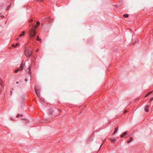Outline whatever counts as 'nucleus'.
<instances>
[{"instance_id": "1", "label": "nucleus", "mask_w": 153, "mask_h": 153, "mask_svg": "<svg viewBox=\"0 0 153 153\" xmlns=\"http://www.w3.org/2000/svg\"><path fill=\"white\" fill-rule=\"evenodd\" d=\"M35 22V21H33V19L32 18H29V23L30 22H32L31 25L29 24V27L30 26L31 27V29L30 30L29 29V38L30 37L32 39L34 37V36L36 34L35 29L36 28L37 26L39 25L40 24L39 22L37 21L36 23V25L34 24Z\"/></svg>"}, {"instance_id": "2", "label": "nucleus", "mask_w": 153, "mask_h": 153, "mask_svg": "<svg viewBox=\"0 0 153 153\" xmlns=\"http://www.w3.org/2000/svg\"><path fill=\"white\" fill-rule=\"evenodd\" d=\"M35 90L36 94H37V96H39V92L40 90L39 87H38V86H36L35 87Z\"/></svg>"}, {"instance_id": "3", "label": "nucleus", "mask_w": 153, "mask_h": 153, "mask_svg": "<svg viewBox=\"0 0 153 153\" xmlns=\"http://www.w3.org/2000/svg\"><path fill=\"white\" fill-rule=\"evenodd\" d=\"M25 54L27 57L29 56V52L28 49L27 48H26L25 51Z\"/></svg>"}, {"instance_id": "4", "label": "nucleus", "mask_w": 153, "mask_h": 153, "mask_svg": "<svg viewBox=\"0 0 153 153\" xmlns=\"http://www.w3.org/2000/svg\"><path fill=\"white\" fill-rule=\"evenodd\" d=\"M149 106V105H146L144 109L145 111L146 112H148L149 111V110L148 108Z\"/></svg>"}, {"instance_id": "5", "label": "nucleus", "mask_w": 153, "mask_h": 153, "mask_svg": "<svg viewBox=\"0 0 153 153\" xmlns=\"http://www.w3.org/2000/svg\"><path fill=\"white\" fill-rule=\"evenodd\" d=\"M127 134V132H123V133L121 135H120V137L122 138V137H123L124 136L126 135Z\"/></svg>"}, {"instance_id": "6", "label": "nucleus", "mask_w": 153, "mask_h": 153, "mask_svg": "<svg viewBox=\"0 0 153 153\" xmlns=\"http://www.w3.org/2000/svg\"><path fill=\"white\" fill-rule=\"evenodd\" d=\"M23 63H22L21 65H20L19 68V69H20V71H22L23 69Z\"/></svg>"}, {"instance_id": "7", "label": "nucleus", "mask_w": 153, "mask_h": 153, "mask_svg": "<svg viewBox=\"0 0 153 153\" xmlns=\"http://www.w3.org/2000/svg\"><path fill=\"white\" fill-rule=\"evenodd\" d=\"M118 128L117 127L115 128L114 131V133H113V134H114L117 132V131L118 130Z\"/></svg>"}, {"instance_id": "8", "label": "nucleus", "mask_w": 153, "mask_h": 153, "mask_svg": "<svg viewBox=\"0 0 153 153\" xmlns=\"http://www.w3.org/2000/svg\"><path fill=\"white\" fill-rule=\"evenodd\" d=\"M110 140L111 141L112 143H115V142L116 140L115 139H110Z\"/></svg>"}, {"instance_id": "9", "label": "nucleus", "mask_w": 153, "mask_h": 153, "mask_svg": "<svg viewBox=\"0 0 153 153\" xmlns=\"http://www.w3.org/2000/svg\"><path fill=\"white\" fill-rule=\"evenodd\" d=\"M133 139V138L132 137H131L129 138V140H128L127 141V143H129L131 142V141H132V140Z\"/></svg>"}, {"instance_id": "10", "label": "nucleus", "mask_w": 153, "mask_h": 153, "mask_svg": "<svg viewBox=\"0 0 153 153\" xmlns=\"http://www.w3.org/2000/svg\"><path fill=\"white\" fill-rule=\"evenodd\" d=\"M25 33V32L24 31H23L22 32V33L20 34L19 35V36L20 37H21V36H24V35Z\"/></svg>"}, {"instance_id": "11", "label": "nucleus", "mask_w": 153, "mask_h": 153, "mask_svg": "<svg viewBox=\"0 0 153 153\" xmlns=\"http://www.w3.org/2000/svg\"><path fill=\"white\" fill-rule=\"evenodd\" d=\"M19 45V43H17L15 45H14V44H12V47H16V46L17 45Z\"/></svg>"}, {"instance_id": "12", "label": "nucleus", "mask_w": 153, "mask_h": 153, "mask_svg": "<svg viewBox=\"0 0 153 153\" xmlns=\"http://www.w3.org/2000/svg\"><path fill=\"white\" fill-rule=\"evenodd\" d=\"M152 91L149 92L148 94H147L145 96V97H146L149 96V95L150 94H151L152 93Z\"/></svg>"}, {"instance_id": "13", "label": "nucleus", "mask_w": 153, "mask_h": 153, "mask_svg": "<svg viewBox=\"0 0 153 153\" xmlns=\"http://www.w3.org/2000/svg\"><path fill=\"white\" fill-rule=\"evenodd\" d=\"M123 17H124L125 18H128L129 16V15H128V14H124L123 15Z\"/></svg>"}, {"instance_id": "14", "label": "nucleus", "mask_w": 153, "mask_h": 153, "mask_svg": "<svg viewBox=\"0 0 153 153\" xmlns=\"http://www.w3.org/2000/svg\"><path fill=\"white\" fill-rule=\"evenodd\" d=\"M36 39V40H38L39 41H40L41 40V39L39 38V36H37Z\"/></svg>"}, {"instance_id": "15", "label": "nucleus", "mask_w": 153, "mask_h": 153, "mask_svg": "<svg viewBox=\"0 0 153 153\" xmlns=\"http://www.w3.org/2000/svg\"><path fill=\"white\" fill-rule=\"evenodd\" d=\"M19 71H20V69H17L15 70V72L17 73Z\"/></svg>"}, {"instance_id": "16", "label": "nucleus", "mask_w": 153, "mask_h": 153, "mask_svg": "<svg viewBox=\"0 0 153 153\" xmlns=\"http://www.w3.org/2000/svg\"><path fill=\"white\" fill-rule=\"evenodd\" d=\"M32 53V51L31 52L30 51V50H29V57H30V56H31V54Z\"/></svg>"}, {"instance_id": "17", "label": "nucleus", "mask_w": 153, "mask_h": 153, "mask_svg": "<svg viewBox=\"0 0 153 153\" xmlns=\"http://www.w3.org/2000/svg\"><path fill=\"white\" fill-rule=\"evenodd\" d=\"M30 66H29V75H30L31 74V70H30Z\"/></svg>"}, {"instance_id": "18", "label": "nucleus", "mask_w": 153, "mask_h": 153, "mask_svg": "<svg viewBox=\"0 0 153 153\" xmlns=\"http://www.w3.org/2000/svg\"><path fill=\"white\" fill-rule=\"evenodd\" d=\"M0 84L1 85H2V81L1 79H0Z\"/></svg>"}, {"instance_id": "19", "label": "nucleus", "mask_w": 153, "mask_h": 153, "mask_svg": "<svg viewBox=\"0 0 153 153\" xmlns=\"http://www.w3.org/2000/svg\"><path fill=\"white\" fill-rule=\"evenodd\" d=\"M22 115H20V114H18L16 115V117H18L20 116H22Z\"/></svg>"}, {"instance_id": "20", "label": "nucleus", "mask_w": 153, "mask_h": 153, "mask_svg": "<svg viewBox=\"0 0 153 153\" xmlns=\"http://www.w3.org/2000/svg\"><path fill=\"white\" fill-rule=\"evenodd\" d=\"M43 0H37V1L39 2H42Z\"/></svg>"}, {"instance_id": "21", "label": "nucleus", "mask_w": 153, "mask_h": 153, "mask_svg": "<svg viewBox=\"0 0 153 153\" xmlns=\"http://www.w3.org/2000/svg\"><path fill=\"white\" fill-rule=\"evenodd\" d=\"M10 6H8V7H7V9H6V10H9V8H10Z\"/></svg>"}, {"instance_id": "22", "label": "nucleus", "mask_w": 153, "mask_h": 153, "mask_svg": "<svg viewBox=\"0 0 153 153\" xmlns=\"http://www.w3.org/2000/svg\"><path fill=\"white\" fill-rule=\"evenodd\" d=\"M50 17H49L47 18H46L45 19H46V21H48V20L49 19H50Z\"/></svg>"}, {"instance_id": "23", "label": "nucleus", "mask_w": 153, "mask_h": 153, "mask_svg": "<svg viewBox=\"0 0 153 153\" xmlns=\"http://www.w3.org/2000/svg\"><path fill=\"white\" fill-rule=\"evenodd\" d=\"M0 17H1L2 18H4V16H3L2 15V16H0Z\"/></svg>"}, {"instance_id": "24", "label": "nucleus", "mask_w": 153, "mask_h": 153, "mask_svg": "<svg viewBox=\"0 0 153 153\" xmlns=\"http://www.w3.org/2000/svg\"><path fill=\"white\" fill-rule=\"evenodd\" d=\"M127 110H126L124 111V113H126V112H127Z\"/></svg>"}, {"instance_id": "25", "label": "nucleus", "mask_w": 153, "mask_h": 153, "mask_svg": "<svg viewBox=\"0 0 153 153\" xmlns=\"http://www.w3.org/2000/svg\"><path fill=\"white\" fill-rule=\"evenodd\" d=\"M153 100V97H152V98H151V99H150V101H152Z\"/></svg>"}, {"instance_id": "26", "label": "nucleus", "mask_w": 153, "mask_h": 153, "mask_svg": "<svg viewBox=\"0 0 153 153\" xmlns=\"http://www.w3.org/2000/svg\"><path fill=\"white\" fill-rule=\"evenodd\" d=\"M25 81L27 82L28 81V79H25Z\"/></svg>"}, {"instance_id": "27", "label": "nucleus", "mask_w": 153, "mask_h": 153, "mask_svg": "<svg viewBox=\"0 0 153 153\" xmlns=\"http://www.w3.org/2000/svg\"><path fill=\"white\" fill-rule=\"evenodd\" d=\"M22 120H25V119L23 118V119H22Z\"/></svg>"}, {"instance_id": "28", "label": "nucleus", "mask_w": 153, "mask_h": 153, "mask_svg": "<svg viewBox=\"0 0 153 153\" xmlns=\"http://www.w3.org/2000/svg\"><path fill=\"white\" fill-rule=\"evenodd\" d=\"M43 24H43V23H42V24H41V26H43Z\"/></svg>"}, {"instance_id": "29", "label": "nucleus", "mask_w": 153, "mask_h": 153, "mask_svg": "<svg viewBox=\"0 0 153 153\" xmlns=\"http://www.w3.org/2000/svg\"><path fill=\"white\" fill-rule=\"evenodd\" d=\"M19 38H17V39H16V40H19Z\"/></svg>"}, {"instance_id": "30", "label": "nucleus", "mask_w": 153, "mask_h": 153, "mask_svg": "<svg viewBox=\"0 0 153 153\" xmlns=\"http://www.w3.org/2000/svg\"><path fill=\"white\" fill-rule=\"evenodd\" d=\"M16 84H18V81H17L16 82Z\"/></svg>"}, {"instance_id": "31", "label": "nucleus", "mask_w": 153, "mask_h": 153, "mask_svg": "<svg viewBox=\"0 0 153 153\" xmlns=\"http://www.w3.org/2000/svg\"><path fill=\"white\" fill-rule=\"evenodd\" d=\"M101 146H102V145H101V146H100V147H101Z\"/></svg>"}, {"instance_id": "32", "label": "nucleus", "mask_w": 153, "mask_h": 153, "mask_svg": "<svg viewBox=\"0 0 153 153\" xmlns=\"http://www.w3.org/2000/svg\"><path fill=\"white\" fill-rule=\"evenodd\" d=\"M31 79H30V80H31V81H32V79H31Z\"/></svg>"}, {"instance_id": "33", "label": "nucleus", "mask_w": 153, "mask_h": 153, "mask_svg": "<svg viewBox=\"0 0 153 153\" xmlns=\"http://www.w3.org/2000/svg\"><path fill=\"white\" fill-rule=\"evenodd\" d=\"M130 135H128V137H130Z\"/></svg>"}, {"instance_id": "34", "label": "nucleus", "mask_w": 153, "mask_h": 153, "mask_svg": "<svg viewBox=\"0 0 153 153\" xmlns=\"http://www.w3.org/2000/svg\"><path fill=\"white\" fill-rule=\"evenodd\" d=\"M34 59H35V56H34Z\"/></svg>"}, {"instance_id": "35", "label": "nucleus", "mask_w": 153, "mask_h": 153, "mask_svg": "<svg viewBox=\"0 0 153 153\" xmlns=\"http://www.w3.org/2000/svg\"><path fill=\"white\" fill-rule=\"evenodd\" d=\"M111 0V1H112V0Z\"/></svg>"}]
</instances>
